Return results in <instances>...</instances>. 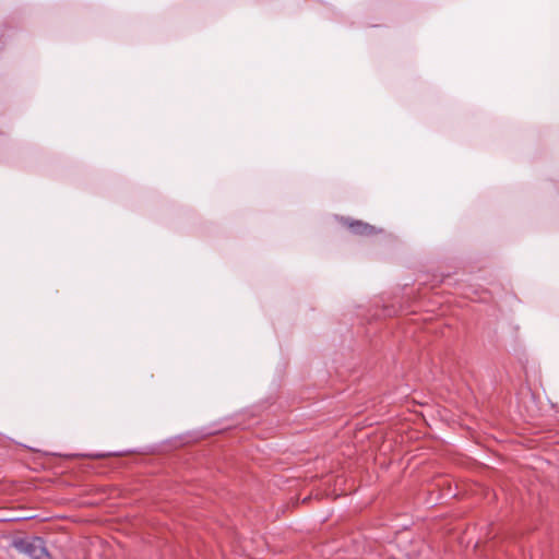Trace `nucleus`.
Segmentation results:
<instances>
[{"instance_id":"obj_1","label":"nucleus","mask_w":559,"mask_h":559,"mask_svg":"<svg viewBox=\"0 0 559 559\" xmlns=\"http://www.w3.org/2000/svg\"><path fill=\"white\" fill-rule=\"evenodd\" d=\"M14 547L31 559H46L48 551L45 542L40 537L22 538L14 542Z\"/></svg>"},{"instance_id":"obj_2","label":"nucleus","mask_w":559,"mask_h":559,"mask_svg":"<svg viewBox=\"0 0 559 559\" xmlns=\"http://www.w3.org/2000/svg\"><path fill=\"white\" fill-rule=\"evenodd\" d=\"M349 230L355 235L370 236L376 233V228L361 221H350L347 223Z\"/></svg>"}]
</instances>
